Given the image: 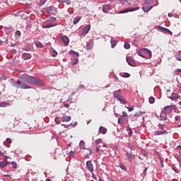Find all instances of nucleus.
I'll list each match as a JSON object with an SVG mask.
<instances>
[{
  "label": "nucleus",
  "mask_w": 181,
  "mask_h": 181,
  "mask_svg": "<svg viewBox=\"0 0 181 181\" xmlns=\"http://www.w3.org/2000/svg\"><path fill=\"white\" fill-rule=\"evenodd\" d=\"M21 80L25 81V83H29V84H35V86H43V81L36 77L23 74L21 76Z\"/></svg>",
  "instance_id": "1"
},
{
  "label": "nucleus",
  "mask_w": 181,
  "mask_h": 181,
  "mask_svg": "<svg viewBox=\"0 0 181 181\" xmlns=\"http://www.w3.org/2000/svg\"><path fill=\"white\" fill-rule=\"evenodd\" d=\"M139 54L141 57H148V58L152 57V52H151V50H149L146 48H144V49H141L139 52Z\"/></svg>",
  "instance_id": "2"
},
{
  "label": "nucleus",
  "mask_w": 181,
  "mask_h": 181,
  "mask_svg": "<svg viewBox=\"0 0 181 181\" xmlns=\"http://www.w3.org/2000/svg\"><path fill=\"white\" fill-rule=\"evenodd\" d=\"M113 96L115 97V98H117V100H119V101H121L122 103H124V104H128V102L127 101V100H125L124 97L121 95L120 90H115L113 92Z\"/></svg>",
  "instance_id": "3"
},
{
  "label": "nucleus",
  "mask_w": 181,
  "mask_h": 181,
  "mask_svg": "<svg viewBox=\"0 0 181 181\" xmlns=\"http://www.w3.org/2000/svg\"><path fill=\"white\" fill-rule=\"evenodd\" d=\"M12 86H13V87H16V88H21L25 90H26L27 88H30V87H29L28 85H26L25 83H22L19 81H13L12 83Z\"/></svg>",
  "instance_id": "4"
},
{
  "label": "nucleus",
  "mask_w": 181,
  "mask_h": 181,
  "mask_svg": "<svg viewBox=\"0 0 181 181\" xmlns=\"http://www.w3.org/2000/svg\"><path fill=\"white\" fill-rule=\"evenodd\" d=\"M139 9V7H134V8H127L123 11H119V13H127L128 12H134L135 11H138Z\"/></svg>",
  "instance_id": "5"
},
{
  "label": "nucleus",
  "mask_w": 181,
  "mask_h": 181,
  "mask_svg": "<svg viewBox=\"0 0 181 181\" xmlns=\"http://www.w3.org/2000/svg\"><path fill=\"white\" fill-rule=\"evenodd\" d=\"M86 168L90 172V173H93L94 172V167L93 165V163L91 162V160H88L86 162Z\"/></svg>",
  "instance_id": "6"
},
{
  "label": "nucleus",
  "mask_w": 181,
  "mask_h": 181,
  "mask_svg": "<svg viewBox=\"0 0 181 181\" xmlns=\"http://www.w3.org/2000/svg\"><path fill=\"white\" fill-rule=\"evenodd\" d=\"M61 39H62L63 43L64 44V46H67L69 45V43H70V40L66 35H63L61 37Z\"/></svg>",
  "instance_id": "7"
},
{
  "label": "nucleus",
  "mask_w": 181,
  "mask_h": 181,
  "mask_svg": "<svg viewBox=\"0 0 181 181\" xmlns=\"http://www.w3.org/2000/svg\"><path fill=\"white\" fill-rule=\"evenodd\" d=\"M128 64L132 67L135 66V61L132 57H127L126 59Z\"/></svg>",
  "instance_id": "8"
},
{
  "label": "nucleus",
  "mask_w": 181,
  "mask_h": 181,
  "mask_svg": "<svg viewBox=\"0 0 181 181\" xmlns=\"http://www.w3.org/2000/svg\"><path fill=\"white\" fill-rule=\"evenodd\" d=\"M173 110V106L170 105V106H167L164 107V112L165 114H170V112H172V110Z\"/></svg>",
  "instance_id": "9"
},
{
  "label": "nucleus",
  "mask_w": 181,
  "mask_h": 181,
  "mask_svg": "<svg viewBox=\"0 0 181 181\" xmlns=\"http://www.w3.org/2000/svg\"><path fill=\"white\" fill-rule=\"evenodd\" d=\"M22 59L23 60H29V59H32V54L30 53H23L22 55Z\"/></svg>",
  "instance_id": "10"
},
{
  "label": "nucleus",
  "mask_w": 181,
  "mask_h": 181,
  "mask_svg": "<svg viewBox=\"0 0 181 181\" xmlns=\"http://www.w3.org/2000/svg\"><path fill=\"white\" fill-rule=\"evenodd\" d=\"M90 29H91V25H87L83 30L82 35H87L88 32H90Z\"/></svg>",
  "instance_id": "11"
},
{
  "label": "nucleus",
  "mask_w": 181,
  "mask_h": 181,
  "mask_svg": "<svg viewBox=\"0 0 181 181\" xmlns=\"http://www.w3.org/2000/svg\"><path fill=\"white\" fill-rule=\"evenodd\" d=\"M71 117L70 116H67V115H64L62 117V122H69V121H71Z\"/></svg>",
  "instance_id": "12"
},
{
  "label": "nucleus",
  "mask_w": 181,
  "mask_h": 181,
  "mask_svg": "<svg viewBox=\"0 0 181 181\" xmlns=\"http://www.w3.org/2000/svg\"><path fill=\"white\" fill-rule=\"evenodd\" d=\"M157 29H160L161 30H164V32H166L167 33H169L170 35H173V33H172V31H170L169 29L165 28L162 26L157 27Z\"/></svg>",
  "instance_id": "13"
},
{
  "label": "nucleus",
  "mask_w": 181,
  "mask_h": 181,
  "mask_svg": "<svg viewBox=\"0 0 181 181\" xmlns=\"http://www.w3.org/2000/svg\"><path fill=\"white\" fill-rule=\"evenodd\" d=\"M110 5L109 4H106L105 6H103V12H104V13H108V11H110Z\"/></svg>",
  "instance_id": "14"
},
{
  "label": "nucleus",
  "mask_w": 181,
  "mask_h": 181,
  "mask_svg": "<svg viewBox=\"0 0 181 181\" xmlns=\"http://www.w3.org/2000/svg\"><path fill=\"white\" fill-rule=\"evenodd\" d=\"M152 8H153V6H148V4H144V6L142 7L143 11H144L145 12H148L151 11V9H152Z\"/></svg>",
  "instance_id": "15"
},
{
  "label": "nucleus",
  "mask_w": 181,
  "mask_h": 181,
  "mask_svg": "<svg viewBox=\"0 0 181 181\" xmlns=\"http://www.w3.org/2000/svg\"><path fill=\"white\" fill-rule=\"evenodd\" d=\"M99 132L100 134H103V135L107 134V128L101 126L100 128H99Z\"/></svg>",
  "instance_id": "16"
},
{
  "label": "nucleus",
  "mask_w": 181,
  "mask_h": 181,
  "mask_svg": "<svg viewBox=\"0 0 181 181\" xmlns=\"http://www.w3.org/2000/svg\"><path fill=\"white\" fill-rule=\"evenodd\" d=\"M8 165V161L6 159H4L2 162L0 163V168H5Z\"/></svg>",
  "instance_id": "17"
},
{
  "label": "nucleus",
  "mask_w": 181,
  "mask_h": 181,
  "mask_svg": "<svg viewBox=\"0 0 181 181\" xmlns=\"http://www.w3.org/2000/svg\"><path fill=\"white\" fill-rule=\"evenodd\" d=\"M121 3L126 6H129V5H131L129 0H121Z\"/></svg>",
  "instance_id": "18"
},
{
  "label": "nucleus",
  "mask_w": 181,
  "mask_h": 181,
  "mask_svg": "<svg viewBox=\"0 0 181 181\" xmlns=\"http://www.w3.org/2000/svg\"><path fill=\"white\" fill-rule=\"evenodd\" d=\"M126 156L128 159H135L134 155H131L129 153L126 152Z\"/></svg>",
  "instance_id": "19"
},
{
  "label": "nucleus",
  "mask_w": 181,
  "mask_h": 181,
  "mask_svg": "<svg viewBox=\"0 0 181 181\" xmlns=\"http://www.w3.org/2000/svg\"><path fill=\"white\" fill-rule=\"evenodd\" d=\"M168 98H170V100H173V98H179V95L175 93H173L171 96L168 97Z\"/></svg>",
  "instance_id": "20"
},
{
  "label": "nucleus",
  "mask_w": 181,
  "mask_h": 181,
  "mask_svg": "<svg viewBox=\"0 0 181 181\" xmlns=\"http://www.w3.org/2000/svg\"><path fill=\"white\" fill-rule=\"evenodd\" d=\"M86 145V143L84 142V141H81L79 143V146L81 149H86V148L84 147Z\"/></svg>",
  "instance_id": "21"
},
{
  "label": "nucleus",
  "mask_w": 181,
  "mask_h": 181,
  "mask_svg": "<svg viewBox=\"0 0 181 181\" xmlns=\"http://www.w3.org/2000/svg\"><path fill=\"white\" fill-rule=\"evenodd\" d=\"M93 43L92 42H87L86 44V49L87 50H90V49H93Z\"/></svg>",
  "instance_id": "22"
},
{
  "label": "nucleus",
  "mask_w": 181,
  "mask_h": 181,
  "mask_svg": "<svg viewBox=\"0 0 181 181\" xmlns=\"http://www.w3.org/2000/svg\"><path fill=\"white\" fill-rule=\"evenodd\" d=\"M156 135H163V134H168L167 131H156Z\"/></svg>",
  "instance_id": "23"
},
{
  "label": "nucleus",
  "mask_w": 181,
  "mask_h": 181,
  "mask_svg": "<svg viewBox=\"0 0 181 181\" xmlns=\"http://www.w3.org/2000/svg\"><path fill=\"white\" fill-rule=\"evenodd\" d=\"M8 105H11L6 102L0 103V107H8Z\"/></svg>",
  "instance_id": "24"
},
{
  "label": "nucleus",
  "mask_w": 181,
  "mask_h": 181,
  "mask_svg": "<svg viewBox=\"0 0 181 181\" xmlns=\"http://www.w3.org/2000/svg\"><path fill=\"white\" fill-rule=\"evenodd\" d=\"M80 19H81V17H76L73 21L74 25H77V23L80 22Z\"/></svg>",
  "instance_id": "25"
},
{
  "label": "nucleus",
  "mask_w": 181,
  "mask_h": 181,
  "mask_svg": "<svg viewBox=\"0 0 181 181\" xmlns=\"http://www.w3.org/2000/svg\"><path fill=\"white\" fill-rule=\"evenodd\" d=\"M111 42V47H112V49H114L115 46H117V41H115V40H110Z\"/></svg>",
  "instance_id": "26"
},
{
  "label": "nucleus",
  "mask_w": 181,
  "mask_h": 181,
  "mask_svg": "<svg viewBox=\"0 0 181 181\" xmlns=\"http://www.w3.org/2000/svg\"><path fill=\"white\" fill-rule=\"evenodd\" d=\"M177 60L181 62V51H179L178 54L175 55Z\"/></svg>",
  "instance_id": "27"
},
{
  "label": "nucleus",
  "mask_w": 181,
  "mask_h": 181,
  "mask_svg": "<svg viewBox=\"0 0 181 181\" xmlns=\"http://www.w3.org/2000/svg\"><path fill=\"white\" fill-rule=\"evenodd\" d=\"M35 45H36V47H40V48L45 47L43 44H42V42H36Z\"/></svg>",
  "instance_id": "28"
},
{
  "label": "nucleus",
  "mask_w": 181,
  "mask_h": 181,
  "mask_svg": "<svg viewBox=\"0 0 181 181\" xmlns=\"http://www.w3.org/2000/svg\"><path fill=\"white\" fill-rule=\"evenodd\" d=\"M148 103L150 104H153V103H155V98L153 97H150L149 99H148Z\"/></svg>",
  "instance_id": "29"
},
{
  "label": "nucleus",
  "mask_w": 181,
  "mask_h": 181,
  "mask_svg": "<svg viewBox=\"0 0 181 181\" xmlns=\"http://www.w3.org/2000/svg\"><path fill=\"white\" fill-rule=\"evenodd\" d=\"M69 54H71L72 56H79L78 52L75 51H70Z\"/></svg>",
  "instance_id": "30"
},
{
  "label": "nucleus",
  "mask_w": 181,
  "mask_h": 181,
  "mask_svg": "<svg viewBox=\"0 0 181 181\" xmlns=\"http://www.w3.org/2000/svg\"><path fill=\"white\" fill-rule=\"evenodd\" d=\"M128 148L129 149H131V151H134L135 150V148L134 147V145H132V144H131V143H128Z\"/></svg>",
  "instance_id": "31"
},
{
  "label": "nucleus",
  "mask_w": 181,
  "mask_h": 181,
  "mask_svg": "<svg viewBox=\"0 0 181 181\" xmlns=\"http://www.w3.org/2000/svg\"><path fill=\"white\" fill-rule=\"evenodd\" d=\"M122 77H124L125 78H128L129 77H131V74L129 73H124L122 75Z\"/></svg>",
  "instance_id": "32"
},
{
  "label": "nucleus",
  "mask_w": 181,
  "mask_h": 181,
  "mask_svg": "<svg viewBox=\"0 0 181 181\" xmlns=\"http://www.w3.org/2000/svg\"><path fill=\"white\" fill-rule=\"evenodd\" d=\"M77 63H78V59H74L71 61V64L73 65L77 64Z\"/></svg>",
  "instance_id": "33"
},
{
  "label": "nucleus",
  "mask_w": 181,
  "mask_h": 181,
  "mask_svg": "<svg viewBox=\"0 0 181 181\" xmlns=\"http://www.w3.org/2000/svg\"><path fill=\"white\" fill-rule=\"evenodd\" d=\"M118 124H124V118L119 117L118 119Z\"/></svg>",
  "instance_id": "34"
},
{
  "label": "nucleus",
  "mask_w": 181,
  "mask_h": 181,
  "mask_svg": "<svg viewBox=\"0 0 181 181\" xmlns=\"http://www.w3.org/2000/svg\"><path fill=\"white\" fill-rule=\"evenodd\" d=\"M53 25H50V24H48L47 25H43L42 28L44 29H49V28H52Z\"/></svg>",
  "instance_id": "35"
},
{
  "label": "nucleus",
  "mask_w": 181,
  "mask_h": 181,
  "mask_svg": "<svg viewBox=\"0 0 181 181\" xmlns=\"http://www.w3.org/2000/svg\"><path fill=\"white\" fill-rule=\"evenodd\" d=\"M11 165H12L13 169H16L17 165H16V163L15 161H12Z\"/></svg>",
  "instance_id": "36"
},
{
  "label": "nucleus",
  "mask_w": 181,
  "mask_h": 181,
  "mask_svg": "<svg viewBox=\"0 0 181 181\" xmlns=\"http://www.w3.org/2000/svg\"><path fill=\"white\" fill-rule=\"evenodd\" d=\"M153 0H146L145 4L146 5H149L150 4H152Z\"/></svg>",
  "instance_id": "37"
},
{
  "label": "nucleus",
  "mask_w": 181,
  "mask_h": 181,
  "mask_svg": "<svg viewBox=\"0 0 181 181\" xmlns=\"http://www.w3.org/2000/svg\"><path fill=\"white\" fill-rule=\"evenodd\" d=\"M124 49H129L131 47V45L129 44H124Z\"/></svg>",
  "instance_id": "38"
},
{
  "label": "nucleus",
  "mask_w": 181,
  "mask_h": 181,
  "mask_svg": "<svg viewBox=\"0 0 181 181\" xmlns=\"http://www.w3.org/2000/svg\"><path fill=\"white\" fill-rule=\"evenodd\" d=\"M52 54L53 57H56L57 56V52L53 50Z\"/></svg>",
  "instance_id": "39"
},
{
  "label": "nucleus",
  "mask_w": 181,
  "mask_h": 181,
  "mask_svg": "<svg viewBox=\"0 0 181 181\" xmlns=\"http://www.w3.org/2000/svg\"><path fill=\"white\" fill-rule=\"evenodd\" d=\"M159 160H160V163H161V165L163 168V158L159 156Z\"/></svg>",
  "instance_id": "40"
},
{
  "label": "nucleus",
  "mask_w": 181,
  "mask_h": 181,
  "mask_svg": "<svg viewBox=\"0 0 181 181\" xmlns=\"http://www.w3.org/2000/svg\"><path fill=\"white\" fill-rule=\"evenodd\" d=\"M119 168H121L122 170H127V168L122 164H120Z\"/></svg>",
  "instance_id": "41"
},
{
  "label": "nucleus",
  "mask_w": 181,
  "mask_h": 181,
  "mask_svg": "<svg viewBox=\"0 0 181 181\" xmlns=\"http://www.w3.org/2000/svg\"><path fill=\"white\" fill-rule=\"evenodd\" d=\"M125 108L129 110V112H131V111H134V107H129L125 106Z\"/></svg>",
  "instance_id": "42"
},
{
  "label": "nucleus",
  "mask_w": 181,
  "mask_h": 181,
  "mask_svg": "<svg viewBox=\"0 0 181 181\" xmlns=\"http://www.w3.org/2000/svg\"><path fill=\"white\" fill-rule=\"evenodd\" d=\"M6 142H7V144H12V139H11V138H7Z\"/></svg>",
  "instance_id": "43"
},
{
  "label": "nucleus",
  "mask_w": 181,
  "mask_h": 181,
  "mask_svg": "<svg viewBox=\"0 0 181 181\" xmlns=\"http://www.w3.org/2000/svg\"><path fill=\"white\" fill-rule=\"evenodd\" d=\"M100 143H101V139H98L95 141L96 145H100Z\"/></svg>",
  "instance_id": "44"
},
{
  "label": "nucleus",
  "mask_w": 181,
  "mask_h": 181,
  "mask_svg": "<svg viewBox=\"0 0 181 181\" xmlns=\"http://www.w3.org/2000/svg\"><path fill=\"white\" fill-rule=\"evenodd\" d=\"M96 152H97V153H101V150H100L99 147L96 148Z\"/></svg>",
  "instance_id": "45"
},
{
  "label": "nucleus",
  "mask_w": 181,
  "mask_h": 181,
  "mask_svg": "<svg viewBox=\"0 0 181 181\" xmlns=\"http://www.w3.org/2000/svg\"><path fill=\"white\" fill-rule=\"evenodd\" d=\"M122 116H123V117H128V115L127 114V112L123 111V112H122Z\"/></svg>",
  "instance_id": "46"
},
{
  "label": "nucleus",
  "mask_w": 181,
  "mask_h": 181,
  "mask_svg": "<svg viewBox=\"0 0 181 181\" xmlns=\"http://www.w3.org/2000/svg\"><path fill=\"white\" fill-rule=\"evenodd\" d=\"M46 2V0H43L40 3H39L40 6H42V5H45V3Z\"/></svg>",
  "instance_id": "47"
},
{
  "label": "nucleus",
  "mask_w": 181,
  "mask_h": 181,
  "mask_svg": "<svg viewBox=\"0 0 181 181\" xmlns=\"http://www.w3.org/2000/svg\"><path fill=\"white\" fill-rule=\"evenodd\" d=\"M160 121H166V117H162L160 116Z\"/></svg>",
  "instance_id": "48"
},
{
  "label": "nucleus",
  "mask_w": 181,
  "mask_h": 181,
  "mask_svg": "<svg viewBox=\"0 0 181 181\" xmlns=\"http://www.w3.org/2000/svg\"><path fill=\"white\" fill-rule=\"evenodd\" d=\"M16 35L17 36H21V31H19V30L16 31Z\"/></svg>",
  "instance_id": "49"
},
{
  "label": "nucleus",
  "mask_w": 181,
  "mask_h": 181,
  "mask_svg": "<svg viewBox=\"0 0 181 181\" xmlns=\"http://www.w3.org/2000/svg\"><path fill=\"white\" fill-rule=\"evenodd\" d=\"M54 121H55V122H57V124H60V122H59V117H56L54 119Z\"/></svg>",
  "instance_id": "50"
},
{
  "label": "nucleus",
  "mask_w": 181,
  "mask_h": 181,
  "mask_svg": "<svg viewBox=\"0 0 181 181\" xmlns=\"http://www.w3.org/2000/svg\"><path fill=\"white\" fill-rule=\"evenodd\" d=\"M64 106L65 107V108H69V107H70V105L67 103H64Z\"/></svg>",
  "instance_id": "51"
},
{
  "label": "nucleus",
  "mask_w": 181,
  "mask_h": 181,
  "mask_svg": "<svg viewBox=\"0 0 181 181\" xmlns=\"http://www.w3.org/2000/svg\"><path fill=\"white\" fill-rule=\"evenodd\" d=\"M69 156H74V151H70L69 152Z\"/></svg>",
  "instance_id": "52"
},
{
  "label": "nucleus",
  "mask_w": 181,
  "mask_h": 181,
  "mask_svg": "<svg viewBox=\"0 0 181 181\" xmlns=\"http://www.w3.org/2000/svg\"><path fill=\"white\" fill-rule=\"evenodd\" d=\"M92 177H93V179H95V180L97 179V176H95V175L94 173H92Z\"/></svg>",
  "instance_id": "53"
},
{
  "label": "nucleus",
  "mask_w": 181,
  "mask_h": 181,
  "mask_svg": "<svg viewBox=\"0 0 181 181\" xmlns=\"http://www.w3.org/2000/svg\"><path fill=\"white\" fill-rule=\"evenodd\" d=\"M180 119V116H176L175 117V121H179Z\"/></svg>",
  "instance_id": "54"
},
{
  "label": "nucleus",
  "mask_w": 181,
  "mask_h": 181,
  "mask_svg": "<svg viewBox=\"0 0 181 181\" xmlns=\"http://www.w3.org/2000/svg\"><path fill=\"white\" fill-rule=\"evenodd\" d=\"M158 127H159L160 129H162V130L164 129L163 125H162V124H160V125L158 126Z\"/></svg>",
  "instance_id": "55"
},
{
  "label": "nucleus",
  "mask_w": 181,
  "mask_h": 181,
  "mask_svg": "<svg viewBox=\"0 0 181 181\" xmlns=\"http://www.w3.org/2000/svg\"><path fill=\"white\" fill-rule=\"evenodd\" d=\"M101 146L105 148L107 146L105 144H102V146H98V148H101Z\"/></svg>",
  "instance_id": "56"
},
{
  "label": "nucleus",
  "mask_w": 181,
  "mask_h": 181,
  "mask_svg": "<svg viewBox=\"0 0 181 181\" xmlns=\"http://www.w3.org/2000/svg\"><path fill=\"white\" fill-rule=\"evenodd\" d=\"M175 72H177V73H180L181 72V69H177L175 71Z\"/></svg>",
  "instance_id": "57"
},
{
  "label": "nucleus",
  "mask_w": 181,
  "mask_h": 181,
  "mask_svg": "<svg viewBox=\"0 0 181 181\" xmlns=\"http://www.w3.org/2000/svg\"><path fill=\"white\" fill-rule=\"evenodd\" d=\"M5 155V152L0 151V156H4Z\"/></svg>",
  "instance_id": "58"
},
{
  "label": "nucleus",
  "mask_w": 181,
  "mask_h": 181,
  "mask_svg": "<svg viewBox=\"0 0 181 181\" xmlns=\"http://www.w3.org/2000/svg\"><path fill=\"white\" fill-rule=\"evenodd\" d=\"M108 181H114V180L112 179V177H108Z\"/></svg>",
  "instance_id": "59"
},
{
  "label": "nucleus",
  "mask_w": 181,
  "mask_h": 181,
  "mask_svg": "<svg viewBox=\"0 0 181 181\" xmlns=\"http://www.w3.org/2000/svg\"><path fill=\"white\" fill-rule=\"evenodd\" d=\"M11 53H13L15 54V53H16V49H12Z\"/></svg>",
  "instance_id": "60"
},
{
  "label": "nucleus",
  "mask_w": 181,
  "mask_h": 181,
  "mask_svg": "<svg viewBox=\"0 0 181 181\" xmlns=\"http://www.w3.org/2000/svg\"><path fill=\"white\" fill-rule=\"evenodd\" d=\"M146 170H148V168H146L144 169V173H146Z\"/></svg>",
  "instance_id": "61"
},
{
  "label": "nucleus",
  "mask_w": 181,
  "mask_h": 181,
  "mask_svg": "<svg viewBox=\"0 0 181 181\" xmlns=\"http://www.w3.org/2000/svg\"><path fill=\"white\" fill-rule=\"evenodd\" d=\"M168 16H169L170 18H172V13H168Z\"/></svg>",
  "instance_id": "62"
},
{
  "label": "nucleus",
  "mask_w": 181,
  "mask_h": 181,
  "mask_svg": "<svg viewBox=\"0 0 181 181\" xmlns=\"http://www.w3.org/2000/svg\"><path fill=\"white\" fill-rule=\"evenodd\" d=\"M129 135L131 136L132 135V132H129Z\"/></svg>",
  "instance_id": "63"
},
{
  "label": "nucleus",
  "mask_w": 181,
  "mask_h": 181,
  "mask_svg": "<svg viewBox=\"0 0 181 181\" xmlns=\"http://www.w3.org/2000/svg\"><path fill=\"white\" fill-rule=\"evenodd\" d=\"M92 153H93V151H91V149H90V153H89V155H92Z\"/></svg>",
  "instance_id": "64"
}]
</instances>
